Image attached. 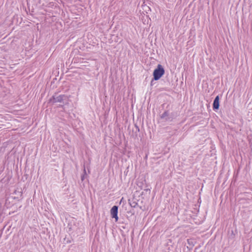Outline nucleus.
Listing matches in <instances>:
<instances>
[{
    "instance_id": "f257e3e1",
    "label": "nucleus",
    "mask_w": 252,
    "mask_h": 252,
    "mask_svg": "<svg viewBox=\"0 0 252 252\" xmlns=\"http://www.w3.org/2000/svg\"><path fill=\"white\" fill-rule=\"evenodd\" d=\"M164 73V68L162 65L158 64L153 72L154 79L155 80H158Z\"/></svg>"
},
{
    "instance_id": "f03ea898",
    "label": "nucleus",
    "mask_w": 252,
    "mask_h": 252,
    "mask_svg": "<svg viewBox=\"0 0 252 252\" xmlns=\"http://www.w3.org/2000/svg\"><path fill=\"white\" fill-rule=\"evenodd\" d=\"M64 95H55L52 96L51 98L50 99L49 102L51 103H55L56 102H62V101L65 98Z\"/></svg>"
},
{
    "instance_id": "7ed1b4c3",
    "label": "nucleus",
    "mask_w": 252,
    "mask_h": 252,
    "mask_svg": "<svg viewBox=\"0 0 252 252\" xmlns=\"http://www.w3.org/2000/svg\"><path fill=\"white\" fill-rule=\"evenodd\" d=\"M118 209V206H114L111 210V215L112 216V217L113 218L115 219L116 221H117L118 220V217L117 216Z\"/></svg>"
},
{
    "instance_id": "20e7f679",
    "label": "nucleus",
    "mask_w": 252,
    "mask_h": 252,
    "mask_svg": "<svg viewBox=\"0 0 252 252\" xmlns=\"http://www.w3.org/2000/svg\"><path fill=\"white\" fill-rule=\"evenodd\" d=\"M219 96L218 95L216 97L214 103H213V108L214 109H218L219 108Z\"/></svg>"
},
{
    "instance_id": "39448f33",
    "label": "nucleus",
    "mask_w": 252,
    "mask_h": 252,
    "mask_svg": "<svg viewBox=\"0 0 252 252\" xmlns=\"http://www.w3.org/2000/svg\"><path fill=\"white\" fill-rule=\"evenodd\" d=\"M168 116V113L167 111L164 112L160 116L161 119H165L166 120H167L166 117Z\"/></svg>"
},
{
    "instance_id": "423d86ee",
    "label": "nucleus",
    "mask_w": 252,
    "mask_h": 252,
    "mask_svg": "<svg viewBox=\"0 0 252 252\" xmlns=\"http://www.w3.org/2000/svg\"><path fill=\"white\" fill-rule=\"evenodd\" d=\"M188 243L190 246L189 248L191 249L193 246V242L191 240H188Z\"/></svg>"
},
{
    "instance_id": "0eeeda50",
    "label": "nucleus",
    "mask_w": 252,
    "mask_h": 252,
    "mask_svg": "<svg viewBox=\"0 0 252 252\" xmlns=\"http://www.w3.org/2000/svg\"><path fill=\"white\" fill-rule=\"evenodd\" d=\"M84 176H83L82 177V180H84Z\"/></svg>"
}]
</instances>
